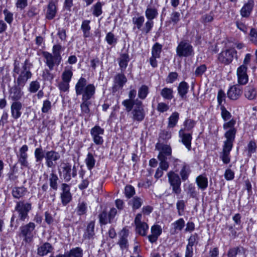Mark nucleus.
<instances>
[{"mask_svg": "<svg viewBox=\"0 0 257 257\" xmlns=\"http://www.w3.org/2000/svg\"><path fill=\"white\" fill-rule=\"evenodd\" d=\"M91 103L88 100H82V102L80 105L82 113L83 114H88L90 112L89 106Z\"/></svg>", "mask_w": 257, "mask_h": 257, "instance_id": "nucleus-58", "label": "nucleus"}, {"mask_svg": "<svg viewBox=\"0 0 257 257\" xmlns=\"http://www.w3.org/2000/svg\"><path fill=\"white\" fill-rule=\"evenodd\" d=\"M128 234L129 231L126 228H123L119 234L117 244L121 250L127 249L128 247Z\"/></svg>", "mask_w": 257, "mask_h": 257, "instance_id": "nucleus-18", "label": "nucleus"}, {"mask_svg": "<svg viewBox=\"0 0 257 257\" xmlns=\"http://www.w3.org/2000/svg\"><path fill=\"white\" fill-rule=\"evenodd\" d=\"M180 14L179 12L174 11L171 14L170 21L174 25L177 24L180 21Z\"/></svg>", "mask_w": 257, "mask_h": 257, "instance_id": "nucleus-64", "label": "nucleus"}, {"mask_svg": "<svg viewBox=\"0 0 257 257\" xmlns=\"http://www.w3.org/2000/svg\"><path fill=\"white\" fill-rule=\"evenodd\" d=\"M117 61L121 72H124L130 61L129 55L127 53L121 54Z\"/></svg>", "mask_w": 257, "mask_h": 257, "instance_id": "nucleus-30", "label": "nucleus"}, {"mask_svg": "<svg viewBox=\"0 0 257 257\" xmlns=\"http://www.w3.org/2000/svg\"><path fill=\"white\" fill-rule=\"evenodd\" d=\"M62 47L60 45H55L53 47V55L56 57V60L61 61V50Z\"/></svg>", "mask_w": 257, "mask_h": 257, "instance_id": "nucleus-50", "label": "nucleus"}, {"mask_svg": "<svg viewBox=\"0 0 257 257\" xmlns=\"http://www.w3.org/2000/svg\"><path fill=\"white\" fill-rule=\"evenodd\" d=\"M90 21L84 20L82 22L81 29L83 32V36L85 38L89 37L90 27L89 26Z\"/></svg>", "mask_w": 257, "mask_h": 257, "instance_id": "nucleus-45", "label": "nucleus"}, {"mask_svg": "<svg viewBox=\"0 0 257 257\" xmlns=\"http://www.w3.org/2000/svg\"><path fill=\"white\" fill-rule=\"evenodd\" d=\"M244 96L249 100H254L257 97V89L253 84H249L244 89Z\"/></svg>", "mask_w": 257, "mask_h": 257, "instance_id": "nucleus-20", "label": "nucleus"}, {"mask_svg": "<svg viewBox=\"0 0 257 257\" xmlns=\"http://www.w3.org/2000/svg\"><path fill=\"white\" fill-rule=\"evenodd\" d=\"M40 88V84L38 81H32L29 84L28 90L31 93H35L38 91Z\"/></svg>", "mask_w": 257, "mask_h": 257, "instance_id": "nucleus-51", "label": "nucleus"}, {"mask_svg": "<svg viewBox=\"0 0 257 257\" xmlns=\"http://www.w3.org/2000/svg\"><path fill=\"white\" fill-rule=\"evenodd\" d=\"M62 176L65 182H68L71 179V177H75L77 175V170L75 166L71 169V166L68 164L66 163L62 167Z\"/></svg>", "mask_w": 257, "mask_h": 257, "instance_id": "nucleus-13", "label": "nucleus"}, {"mask_svg": "<svg viewBox=\"0 0 257 257\" xmlns=\"http://www.w3.org/2000/svg\"><path fill=\"white\" fill-rule=\"evenodd\" d=\"M145 18L141 16L138 17H134L132 19L133 23L136 26L138 29L141 30L144 22Z\"/></svg>", "mask_w": 257, "mask_h": 257, "instance_id": "nucleus-55", "label": "nucleus"}, {"mask_svg": "<svg viewBox=\"0 0 257 257\" xmlns=\"http://www.w3.org/2000/svg\"><path fill=\"white\" fill-rule=\"evenodd\" d=\"M232 148V147L223 145V150L220 154V158L224 164H227L230 161L229 154Z\"/></svg>", "mask_w": 257, "mask_h": 257, "instance_id": "nucleus-32", "label": "nucleus"}, {"mask_svg": "<svg viewBox=\"0 0 257 257\" xmlns=\"http://www.w3.org/2000/svg\"><path fill=\"white\" fill-rule=\"evenodd\" d=\"M168 181L172 187V191L176 194H179L181 192L180 187L181 181L179 175L173 171L168 172Z\"/></svg>", "mask_w": 257, "mask_h": 257, "instance_id": "nucleus-10", "label": "nucleus"}, {"mask_svg": "<svg viewBox=\"0 0 257 257\" xmlns=\"http://www.w3.org/2000/svg\"><path fill=\"white\" fill-rule=\"evenodd\" d=\"M23 104L20 101L13 102L11 105V116L14 119H18L22 114Z\"/></svg>", "mask_w": 257, "mask_h": 257, "instance_id": "nucleus-21", "label": "nucleus"}, {"mask_svg": "<svg viewBox=\"0 0 257 257\" xmlns=\"http://www.w3.org/2000/svg\"><path fill=\"white\" fill-rule=\"evenodd\" d=\"M179 137L181 139V142L185 145L186 148L189 151L191 149L192 141V135L190 133H184V130L181 128L179 131Z\"/></svg>", "mask_w": 257, "mask_h": 257, "instance_id": "nucleus-24", "label": "nucleus"}, {"mask_svg": "<svg viewBox=\"0 0 257 257\" xmlns=\"http://www.w3.org/2000/svg\"><path fill=\"white\" fill-rule=\"evenodd\" d=\"M187 195L193 198H195L197 197L198 192L196 190L195 186L192 184H189L185 189Z\"/></svg>", "mask_w": 257, "mask_h": 257, "instance_id": "nucleus-44", "label": "nucleus"}, {"mask_svg": "<svg viewBox=\"0 0 257 257\" xmlns=\"http://www.w3.org/2000/svg\"><path fill=\"white\" fill-rule=\"evenodd\" d=\"M188 88L189 85L185 81H182L179 84L177 90L179 95L182 98H184V96H185L186 94L187 93Z\"/></svg>", "mask_w": 257, "mask_h": 257, "instance_id": "nucleus-39", "label": "nucleus"}, {"mask_svg": "<svg viewBox=\"0 0 257 257\" xmlns=\"http://www.w3.org/2000/svg\"><path fill=\"white\" fill-rule=\"evenodd\" d=\"M57 0H55V1L51 0L49 2L46 14V18L47 19L52 20L56 16L57 12Z\"/></svg>", "mask_w": 257, "mask_h": 257, "instance_id": "nucleus-23", "label": "nucleus"}, {"mask_svg": "<svg viewBox=\"0 0 257 257\" xmlns=\"http://www.w3.org/2000/svg\"><path fill=\"white\" fill-rule=\"evenodd\" d=\"M73 76V72L70 69H65L62 74V79L63 81L70 82L72 77Z\"/></svg>", "mask_w": 257, "mask_h": 257, "instance_id": "nucleus-49", "label": "nucleus"}, {"mask_svg": "<svg viewBox=\"0 0 257 257\" xmlns=\"http://www.w3.org/2000/svg\"><path fill=\"white\" fill-rule=\"evenodd\" d=\"M66 257H82L83 250L79 247L72 248L65 254Z\"/></svg>", "mask_w": 257, "mask_h": 257, "instance_id": "nucleus-36", "label": "nucleus"}, {"mask_svg": "<svg viewBox=\"0 0 257 257\" xmlns=\"http://www.w3.org/2000/svg\"><path fill=\"white\" fill-rule=\"evenodd\" d=\"M95 162L96 161L93 155L90 153H88L85 160V162L86 164L88 169L90 171V173L89 175V178H90L92 175L91 170L94 167Z\"/></svg>", "mask_w": 257, "mask_h": 257, "instance_id": "nucleus-34", "label": "nucleus"}, {"mask_svg": "<svg viewBox=\"0 0 257 257\" xmlns=\"http://www.w3.org/2000/svg\"><path fill=\"white\" fill-rule=\"evenodd\" d=\"M104 132V129L99 125H95L91 129L90 134L95 144L98 145L102 144L103 140L102 135H103Z\"/></svg>", "mask_w": 257, "mask_h": 257, "instance_id": "nucleus-15", "label": "nucleus"}, {"mask_svg": "<svg viewBox=\"0 0 257 257\" xmlns=\"http://www.w3.org/2000/svg\"><path fill=\"white\" fill-rule=\"evenodd\" d=\"M159 15L157 8L152 5L147 7L145 11V16L147 20H153L158 17Z\"/></svg>", "mask_w": 257, "mask_h": 257, "instance_id": "nucleus-28", "label": "nucleus"}, {"mask_svg": "<svg viewBox=\"0 0 257 257\" xmlns=\"http://www.w3.org/2000/svg\"><path fill=\"white\" fill-rule=\"evenodd\" d=\"M151 235H149L148 237L149 240L151 243L155 242L158 237L162 233V228L159 225H154L151 227Z\"/></svg>", "mask_w": 257, "mask_h": 257, "instance_id": "nucleus-27", "label": "nucleus"}, {"mask_svg": "<svg viewBox=\"0 0 257 257\" xmlns=\"http://www.w3.org/2000/svg\"><path fill=\"white\" fill-rule=\"evenodd\" d=\"M80 177L82 179L81 183L79 185L78 187L80 190H83L86 188L89 183L88 177L85 176V171L81 170L79 173Z\"/></svg>", "mask_w": 257, "mask_h": 257, "instance_id": "nucleus-42", "label": "nucleus"}, {"mask_svg": "<svg viewBox=\"0 0 257 257\" xmlns=\"http://www.w3.org/2000/svg\"><path fill=\"white\" fill-rule=\"evenodd\" d=\"M196 124L195 120L191 119H187L184 122V125L185 126L184 130L190 131L193 128Z\"/></svg>", "mask_w": 257, "mask_h": 257, "instance_id": "nucleus-61", "label": "nucleus"}, {"mask_svg": "<svg viewBox=\"0 0 257 257\" xmlns=\"http://www.w3.org/2000/svg\"><path fill=\"white\" fill-rule=\"evenodd\" d=\"M32 209V204L25 201L17 202L15 208L18 213V218L15 220L16 215L14 214L11 219L10 226L17 228L19 224V221H24L28 218V213Z\"/></svg>", "mask_w": 257, "mask_h": 257, "instance_id": "nucleus-3", "label": "nucleus"}, {"mask_svg": "<svg viewBox=\"0 0 257 257\" xmlns=\"http://www.w3.org/2000/svg\"><path fill=\"white\" fill-rule=\"evenodd\" d=\"M42 55L45 59L46 65L49 67L50 70L53 69L55 64L59 65L61 62V61L57 60L56 58V57L49 52L43 51L42 52Z\"/></svg>", "mask_w": 257, "mask_h": 257, "instance_id": "nucleus-19", "label": "nucleus"}, {"mask_svg": "<svg viewBox=\"0 0 257 257\" xmlns=\"http://www.w3.org/2000/svg\"><path fill=\"white\" fill-rule=\"evenodd\" d=\"M227 255L228 257H246L245 250L241 246L229 248Z\"/></svg>", "mask_w": 257, "mask_h": 257, "instance_id": "nucleus-25", "label": "nucleus"}, {"mask_svg": "<svg viewBox=\"0 0 257 257\" xmlns=\"http://www.w3.org/2000/svg\"><path fill=\"white\" fill-rule=\"evenodd\" d=\"M162 46L160 44L156 43L152 49V55L156 57H160V54L162 51Z\"/></svg>", "mask_w": 257, "mask_h": 257, "instance_id": "nucleus-56", "label": "nucleus"}, {"mask_svg": "<svg viewBox=\"0 0 257 257\" xmlns=\"http://www.w3.org/2000/svg\"><path fill=\"white\" fill-rule=\"evenodd\" d=\"M236 54V52L234 49H227L222 51L219 54L218 59L220 62L227 65L232 62L233 57Z\"/></svg>", "mask_w": 257, "mask_h": 257, "instance_id": "nucleus-12", "label": "nucleus"}, {"mask_svg": "<svg viewBox=\"0 0 257 257\" xmlns=\"http://www.w3.org/2000/svg\"><path fill=\"white\" fill-rule=\"evenodd\" d=\"M53 249V247L50 243L45 242L38 248L37 253L39 255L44 256L51 252Z\"/></svg>", "mask_w": 257, "mask_h": 257, "instance_id": "nucleus-31", "label": "nucleus"}, {"mask_svg": "<svg viewBox=\"0 0 257 257\" xmlns=\"http://www.w3.org/2000/svg\"><path fill=\"white\" fill-rule=\"evenodd\" d=\"M103 4L100 2H97L91 7L92 14L96 17H98L102 14V7Z\"/></svg>", "mask_w": 257, "mask_h": 257, "instance_id": "nucleus-40", "label": "nucleus"}, {"mask_svg": "<svg viewBox=\"0 0 257 257\" xmlns=\"http://www.w3.org/2000/svg\"><path fill=\"white\" fill-rule=\"evenodd\" d=\"M185 205L184 201L183 200H178L176 203V207L178 210V215L181 216L184 211Z\"/></svg>", "mask_w": 257, "mask_h": 257, "instance_id": "nucleus-62", "label": "nucleus"}, {"mask_svg": "<svg viewBox=\"0 0 257 257\" xmlns=\"http://www.w3.org/2000/svg\"><path fill=\"white\" fill-rule=\"evenodd\" d=\"M161 95L164 99L170 100L173 98V90L172 88L165 87L161 90Z\"/></svg>", "mask_w": 257, "mask_h": 257, "instance_id": "nucleus-43", "label": "nucleus"}, {"mask_svg": "<svg viewBox=\"0 0 257 257\" xmlns=\"http://www.w3.org/2000/svg\"><path fill=\"white\" fill-rule=\"evenodd\" d=\"M236 130H228L224 134L226 140L223 143V146L233 147V143L235 140Z\"/></svg>", "mask_w": 257, "mask_h": 257, "instance_id": "nucleus-26", "label": "nucleus"}, {"mask_svg": "<svg viewBox=\"0 0 257 257\" xmlns=\"http://www.w3.org/2000/svg\"><path fill=\"white\" fill-rule=\"evenodd\" d=\"M154 26V22L152 20H148L145 23V26L142 31L143 32L148 34L149 33Z\"/></svg>", "mask_w": 257, "mask_h": 257, "instance_id": "nucleus-63", "label": "nucleus"}, {"mask_svg": "<svg viewBox=\"0 0 257 257\" xmlns=\"http://www.w3.org/2000/svg\"><path fill=\"white\" fill-rule=\"evenodd\" d=\"M122 104L125 107L127 112H130L136 105V100L126 99L122 102Z\"/></svg>", "mask_w": 257, "mask_h": 257, "instance_id": "nucleus-47", "label": "nucleus"}, {"mask_svg": "<svg viewBox=\"0 0 257 257\" xmlns=\"http://www.w3.org/2000/svg\"><path fill=\"white\" fill-rule=\"evenodd\" d=\"M148 93V87L146 85H143L139 89L138 96L140 99H144L146 98Z\"/></svg>", "mask_w": 257, "mask_h": 257, "instance_id": "nucleus-48", "label": "nucleus"}, {"mask_svg": "<svg viewBox=\"0 0 257 257\" xmlns=\"http://www.w3.org/2000/svg\"><path fill=\"white\" fill-rule=\"evenodd\" d=\"M127 79L123 72L116 75L114 78V84L112 88V92L115 93L122 89Z\"/></svg>", "mask_w": 257, "mask_h": 257, "instance_id": "nucleus-16", "label": "nucleus"}, {"mask_svg": "<svg viewBox=\"0 0 257 257\" xmlns=\"http://www.w3.org/2000/svg\"><path fill=\"white\" fill-rule=\"evenodd\" d=\"M75 89L77 95H82V100H89L95 92L94 85L93 84L87 85V80L83 77H81L78 80Z\"/></svg>", "mask_w": 257, "mask_h": 257, "instance_id": "nucleus-5", "label": "nucleus"}, {"mask_svg": "<svg viewBox=\"0 0 257 257\" xmlns=\"http://www.w3.org/2000/svg\"><path fill=\"white\" fill-rule=\"evenodd\" d=\"M99 222L101 224H106L110 222L109 216H107L106 212L103 211L99 215Z\"/></svg>", "mask_w": 257, "mask_h": 257, "instance_id": "nucleus-59", "label": "nucleus"}, {"mask_svg": "<svg viewBox=\"0 0 257 257\" xmlns=\"http://www.w3.org/2000/svg\"><path fill=\"white\" fill-rule=\"evenodd\" d=\"M132 118L134 121H142L146 116V113L143 102L138 99L136 100V105L131 111Z\"/></svg>", "mask_w": 257, "mask_h": 257, "instance_id": "nucleus-8", "label": "nucleus"}, {"mask_svg": "<svg viewBox=\"0 0 257 257\" xmlns=\"http://www.w3.org/2000/svg\"><path fill=\"white\" fill-rule=\"evenodd\" d=\"M71 186L66 183H63L61 185V192L60 198L62 204L66 206L72 200V195L70 192Z\"/></svg>", "mask_w": 257, "mask_h": 257, "instance_id": "nucleus-11", "label": "nucleus"}, {"mask_svg": "<svg viewBox=\"0 0 257 257\" xmlns=\"http://www.w3.org/2000/svg\"><path fill=\"white\" fill-rule=\"evenodd\" d=\"M190 173L189 167L187 165H184L181 169L180 174L183 181H185L188 179V176Z\"/></svg>", "mask_w": 257, "mask_h": 257, "instance_id": "nucleus-53", "label": "nucleus"}, {"mask_svg": "<svg viewBox=\"0 0 257 257\" xmlns=\"http://www.w3.org/2000/svg\"><path fill=\"white\" fill-rule=\"evenodd\" d=\"M221 115L224 121H226L231 117V113L225 108L224 106H221Z\"/></svg>", "mask_w": 257, "mask_h": 257, "instance_id": "nucleus-57", "label": "nucleus"}, {"mask_svg": "<svg viewBox=\"0 0 257 257\" xmlns=\"http://www.w3.org/2000/svg\"><path fill=\"white\" fill-rule=\"evenodd\" d=\"M179 114L177 112H174L172 113V114L168 118V128H173L174 127L179 120Z\"/></svg>", "mask_w": 257, "mask_h": 257, "instance_id": "nucleus-38", "label": "nucleus"}, {"mask_svg": "<svg viewBox=\"0 0 257 257\" xmlns=\"http://www.w3.org/2000/svg\"><path fill=\"white\" fill-rule=\"evenodd\" d=\"M247 67L240 65L236 71L237 82L239 85H245L248 81V76L247 74Z\"/></svg>", "mask_w": 257, "mask_h": 257, "instance_id": "nucleus-17", "label": "nucleus"}, {"mask_svg": "<svg viewBox=\"0 0 257 257\" xmlns=\"http://www.w3.org/2000/svg\"><path fill=\"white\" fill-rule=\"evenodd\" d=\"M177 55L180 57H188L194 55V50L191 44L187 41H181L176 48Z\"/></svg>", "mask_w": 257, "mask_h": 257, "instance_id": "nucleus-7", "label": "nucleus"}, {"mask_svg": "<svg viewBox=\"0 0 257 257\" xmlns=\"http://www.w3.org/2000/svg\"><path fill=\"white\" fill-rule=\"evenodd\" d=\"M94 222L91 221L87 225L86 230L83 234V238L85 239H90L93 238L94 233Z\"/></svg>", "mask_w": 257, "mask_h": 257, "instance_id": "nucleus-33", "label": "nucleus"}, {"mask_svg": "<svg viewBox=\"0 0 257 257\" xmlns=\"http://www.w3.org/2000/svg\"><path fill=\"white\" fill-rule=\"evenodd\" d=\"M58 180L57 175L52 170L49 178L50 190L49 191V194L45 195V197L47 198H50L52 201L55 199L56 191L58 188Z\"/></svg>", "mask_w": 257, "mask_h": 257, "instance_id": "nucleus-9", "label": "nucleus"}, {"mask_svg": "<svg viewBox=\"0 0 257 257\" xmlns=\"http://www.w3.org/2000/svg\"><path fill=\"white\" fill-rule=\"evenodd\" d=\"M254 5L253 1L249 0L247 3L244 4L243 7L240 10V15L242 17H248L252 11Z\"/></svg>", "mask_w": 257, "mask_h": 257, "instance_id": "nucleus-29", "label": "nucleus"}, {"mask_svg": "<svg viewBox=\"0 0 257 257\" xmlns=\"http://www.w3.org/2000/svg\"><path fill=\"white\" fill-rule=\"evenodd\" d=\"M87 209L86 202L83 200H79L76 209V212L78 215H82L86 213Z\"/></svg>", "mask_w": 257, "mask_h": 257, "instance_id": "nucleus-41", "label": "nucleus"}, {"mask_svg": "<svg viewBox=\"0 0 257 257\" xmlns=\"http://www.w3.org/2000/svg\"><path fill=\"white\" fill-rule=\"evenodd\" d=\"M143 202L142 199L138 197H135L130 201L129 204L132 206L133 210H136L141 207Z\"/></svg>", "mask_w": 257, "mask_h": 257, "instance_id": "nucleus-46", "label": "nucleus"}, {"mask_svg": "<svg viewBox=\"0 0 257 257\" xmlns=\"http://www.w3.org/2000/svg\"><path fill=\"white\" fill-rule=\"evenodd\" d=\"M199 240V236L197 233H195L191 235L188 239L187 246L192 247L198 243Z\"/></svg>", "mask_w": 257, "mask_h": 257, "instance_id": "nucleus-54", "label": "nucleus"}, {"mask_svg": "<svg viewBox=\"0 0 257 257\" xmlns=\"http://www.w3.org/2000/svg\"><path fill=\"white\" fill-rule=\"evenodd\" d=\"M174 227V231H181L185 226V221L183 218H180L172 224Z\"/></svg>", "mask_w": 257, "mask_h": 257, "instance_id": "nucleus-52", "label": "nucleus"}, {"mask_svg": "<svg viewBox=\"0 0 257 257\" xmlns=\"http://www.w3.org/2000/svg\"><path fill=\"white\" fill-rule=\"evenodd\" d=\"M242 94V90L239 85L236 84L230 87L227 94L228 97L233 100L238 99Z\"/></svg>", "mask_w": 257, "mask_h": 257, "instance_id": "nucleus-22", "label": "nucleus"}, {"mask_svg": "<svg viewBox=\"0 0 257 257\" xmlns=\"http://www.w3.org/2000/svg\"><path fill=\"white\" fill-rule=\"evenodd\" d=\"M105 40L110 45L115 44L117 42L116 38H115L114 34L111 32H109L106 34Z\"/></svg>", "mask_w": 257, "mask_h": 257, "instance_id": "nucleus-60", "label": "nucleus"}, {"mask_svg": "<svg viewBox=\"0 0 257 257\" xmlns=\"http://www.w3.org/2000/svg\"><path fill=\"white\" fill-rule=\"evenodd\" d=\"M142 214L138 213L135 219V223L136 227V231L142 236H146L149 229L148 225L145 222H142Z\"/></svg>", "mask_w": 257, "mask_h": 257, "instance_id": "nucleus-14", "label": "nucleus"}, {"mask_svg": "<svg viewBox=\"0 0 257 257\" xmlns=\"http://www.w3.org/2000/svg\"><path fill=\"white\" fill-rule=\"evenodd\" d=\"M156 148L159 151L158 159L160 161V165L165 171H167L169 168L168 161H178L177 159L172 157V149L170 145L157 143Z\"/></svg>", "mask_w": 257, "mask_h": 257, "instance_id": "nucleus-4", "label": "nucleus"}, {"mask_svg": "<svg viewBox=\"0 0 257 257\" xmlns=\"http://www.w3.org/2000/svg\"><path fill=\"white\" fill-rule=\"evenodd\" d=\"M34 156L36 162H41L44 158L46 166L51 169L56 167L57 161L61 158L59 152L53 150L44 152L41 146L35 150Z\"/></svg>", "mask_w": 257, "mask_h": 257, "instance_id": "nucleus-2", "label": "nucleus"}, {"mask_svg": "<svg viewBox=\"0 0 257 257\" xmlns=\"http://www.w3.org/2000/svg\"><path fill=\"white\" fill-rule=\"evenodd\" d=\"M196 183L200 189L204 190L208 187V179L203 175H199L196 178Z\"/></svg>", "mask_w": 257, "mask_h": 257, "instance_id": "nucleus-37", "label": "nucleus"}, {"mask_svg": "<svg viewBox=\"0 0 257 257\" xmlns=\"http://www.w3.org/2000/svg\"><path fill=\"white\" fill-rule=\"evenodd\" d=\"M27 192V189L24 187H15L12 189L13 196L17 199H19L24 196Z\"/></svg>", "mask_w": 257, "mask_h": 257, "instance_id": "nucleus-35", "label": "nucleus"}, {"mask_svg": "<svg viewBox=\"0 0 257 257\" xmlns=\"http://www.w3.org/2000/svg\"><path fill=\"white\" fill-rule=\"evenodd\" d=\"M35 226V223L31 222L20 227L19 236L23 237L24 241L30 243L33 240Z\"/></svg>", "mask_w": 257, "mask_h": 257, "instance_id": "nucleus-6", "label": "nucleus"}, {"mask_svg": "<svg viewBox=\"0 0 257 257\" xmlns=\"http://www.w3.org/2000/svg\"><path fill=\"white\" fill-rule=\"evenodd\" d=\"M31 65L29 60L26 59L20 68L19 62L17 60L14 62L13 76L15 78V85L10 88L9 91V98L13 102L19 101L24 95L22 88L32 77L30 71Z\"/></svg>", "mask_w": 257, "mask_h": 257, "instance_id": "nucleus-1", "label": "nucleus"}]
</instances>
